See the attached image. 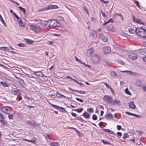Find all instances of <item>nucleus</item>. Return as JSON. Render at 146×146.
I'll return each instance as SVG.
<instances>
[{"mask_svg":"<svg viewBox=\"0 0 146 146\" xmlns=\"http://www.w3.org/2000/svg\"><path fill=\"white\" fill-rule=\"evenodd\" d=\"M77 120L80 121L81 122H84L85 123H86V121L84 120L80 116L78 117H77Z\"/></svg>","mask_w":146,"mask_h":146,"instance_id":"c756f323","label":"nucleus"},{"mask_svg":"<svg viewBox=\"0 0 146 146\" xmlns=\"http://www.w3.org/2000/svg\"><path fill=\"white\" fill-rule=\"evenodd\" d=\"M34 74L37 76H42L43 75V73L40 71L35 72Z\"/></svg>","mask_w":146,"mask_h":146,"instance_id":"a878e982","label":"nucleus"},{"mask_svg":"<svg viewBox=\"0 0 146 146\" xmlns=\"http://www.w3.org/2000/svg\"><path fill=\"white\" fill-rule=\"evenodd\" d=\"M121 102L119 100L116 99L113 100L111 102V105L117 104L119 105H121Z\"/></svg>","mask_w":146,"mask_h":146,"instance_id":"2eb2a0df","label":"nucleus"},{"mask_svg":"<svg viewBox=\"0 0 146 146\" xmlns=\"http://www.w3.org/2000/svg\"><path fill=\"white\" fill-rule=\"evenodd\" d=\"M82 64L84 65L86 67H88L89 68H90L91 67L90 65L86 64L85 62H83Z\"/></svg>","mask_w":146,"mask_h":146,"instance_id":"5fc2aeb1","label":"nucleus"},{"mask_svg":"<svg viewBox=\"0 0 146 146\" xmlns=\"http://www.w3.org/2000/svg\"><path fill=\"white\" fill-rule=\"evenodd\" d=\"M129 106L130 108L134 109L136 108V106L134 104V102L131 101L129 103Z\"/></svg>","mask_w":146,"mask_h":146,"instance_id":"aec40b11","label":"nucleus"},{"mask_svg":"<svg viewBox=\"0 0 146 146\" xmlns=\"http://www.w3.org/2000/svg\"><path fill=\"white\" fill-rule=\"evenodd\" d=\"M100 58L99 56L97 55L94 54L93 56L91 59L92 62L94 64H97L99 63Z\"/></svg>","mask_w":146,"mask_h":146,"instance_id":"20e7f679","label":"nucleus"},{"mask_svg":"<svg viewBox=\"0 0 146 146\" xmlns=\"http://www.w3.org/2000/svg\"><path fill=\"white\" fill-rule=\"evenodd\" d=\"M126 114H127L128 115H131L135 117H136L140 118L141 117V116L140 115H137L136 114L133 113L128 111H126L125 112Z\"/></svg>","mask_w":146,"mask_h":146,"instance_id":"dca6fc26","label":"nucleus"},{"mask_svg":"<svg viewBox=\"0 0 146 146\" xmlns=\"http://www.w3.org/2000/svg\"><path fill=\"white\" fill-rule=\"evenodd\" d=\"M53 35L54 36H59L61 35V34H60L54 33Z\"/></svg>","mask_w":146,"mask_h":146,"instance_id":"e2e57ef3","label":"nucleus"},{"mask_svg":"<svg viewBox=\"0 0 146 146\" xmlns=\"http://www.w3.org/2000/svg\"><path fill=\"white\" fill-rule=\"evenodd\" d=\"M68 89L69 90L71 91H74L75 92L80 93L81 94H83L86 93V92L82 90H73L70 87H68Z\"/></svg>","mask_w":146,"mask_h":146,"instance_id":"f8f14e48","label":"nucleus"},{"mask_svg":"<svg viewBox=\"0 0 146 146\" xmlns=\"http://www.w3.org/2000/svg\"><path fill=\"white\" fill-rule=\"evenodd\" d=\"M87 111L89 112H94L93 109L92 108H88L87 109Z\"/></svg>","mask_w":146,"mask_h":146,"instance_id":"37998d69","label":"nucleus"},{"mask_svg":"<svg viewBox=\"0 0 146 146\" xmlns=\"http://www.w3.org/2000/svg\"><path fill=\"white\" fill-rule=\"evenodd\" d=\"M101 141L104 144H107L110 145H111V143L109 141H105L103 139Z\"/></svg>","mask_w":146,"mask_h":146,"instance_id":"473e14b6","label":"nucleus"},{"mask_svg":"<svg viewBox=\"0 0 146 146\" xmlns=\"http://www.w3.org/2000/svg\"><path fill=\"white\" fill-rule=\"evenodd\" d=\"M2 111L4 113L7 114L9 113L11 111L10 110L8 109V107L7 106L3 107L2 109Z\"/></svg>","mask_w":146,"mask_h":146,"instance_id":"9b49d317","label":"nucleus"},{"mask_svg":"<svg viewBox=\"0 0 146 146\" xmlns=\"http://www.w3.org/2000/svg\"><path fill=\"white\" fill-rule=\"evenodd\" d=\"M129 136L128 135V134L127 133H124L123 135V138L125 140L126 139V138H129Z\"/></svg>","mask_w":146,"mask_h":146,"instance_id":"7c9ffc66","label":"nucleus"},{"mask_svg":"<svg viewBox=\"0 0 146 146\" xmlns=\"http://www.w3.org/2000/svg\"><path fill=\"white\" fill-rule=\"evenodd\" d=\"M48 27L51 28L53 27H58L60 24L56 21L55 20H51L48 21Z\"/></svg>","mask_w":146,"mask_h":146,"instance_id":"7ed1b4c3","label":"nucleus"},{"mask_svg":"<svg viewBox=\"0 0 146 146\" xmlns=\"http://www.w3.org/2000/svg\"><path fill=\"white\" fill-rule=\"evenodd\" d=\"M125 92L128 95H130L131 93L129 91L128 88H127L126 89H125Z\"/></svg>","mask_w":146,"mask_h":146,"instance_id":"c03bdc74","label":"nucleus"},{"mask_svg":"<svg viewBox=\"0 0 146 146\" xmlns=\"http://www.w3.org/2000/svg\"><path fill=\"white\" fill-rule=\"evenodd\" d=\"M12 87L13 88L11 92L12 94L17 96H19L21 94V91L20 90L15 88L13 86H12Z\"/></svg>","mask_w":146,"mask_h":146,"instance_id":"39448f33","label":"nucleus"},{"mask_svg":"<svg viewBox=\"0 0 146 146\" xmlns=\"http://www.w3.org/2000/svg\"><path fill=\"white\" fill-rule=\"evenodd\" d=\"M101 13L103 15V16L104 17H106V13H105L103 12L102 11H101Z\"/></svg>","mask_w":146,"mask_h":146,"instance_id":"774afa93","label":"nucleus"},{"mask_svg":"<svg viewBox=\"0 0 146 146\" xmlns=\"http://www.w3.org/2000/svg\"><path fill=\"white\" fill-rule=\"evenodd\" d=\"M103 130L104 131L107 132L110 134H113L114 135H116L115 133L113 131H111L109 129H103Z\"/></svg>","mask_w":146,"mask_h":146,"instance_id":"412c9836","label":"nucleus"},{"mask_svg":"<svg viewBox=\"0 0 146 146\" xmlns=\"http://www.w3.org/2000/svg\"><path fill=\"white\" fill-rule=\"evenodd\" d=\"M53 42L51 41H48L47 42V43L49 45H53Z\"/></svg>","mask_w":146,"mask_h":146,"instance_id":"864d4df0","label":"nucleus"},{"mask_svg":"<svg viewBox=\"0 0 146 146\" xmlns=\"http://www.w3.org/2000/svg\"><path fill=\"white\" fill-rule=\"evenodd\" d=\"M83 110V108H80L77 109H73L72 110V111H77L78 113H80L82 112Z\"/></svg>","mask_w":146,"mask_h":146,"instance_id":"bb28decb","label":"nucleus"},{"mask_svg":"<svg viewBox=\"0 0 146 146\" xmlns=\"http://www.w3.org/2000/svg\"><path fill=\"white\" fill-rule=\"evenodd\" d=\"M26 123L31 126L33 125V121H28L26 122Z\"/></svg>","mask_w":146,"mask_h":146,"instance_id":"603ef678","label":"nucleus"},{"mask_svg":"<svg viewBox=\"0 0 146 146\" xmlns=\"http://www.w3.org/2000/svg\"><path fill=\"white\" fill-rule=\"evenodd\" d=\"M128 57L132 60H135L137 58V55L135 54L131 53L128 56Z\"/></svg>","mask_w":146,"mask_h":146,"instance_id":"4468645a","label":"nucleus"},{"mask_svg":"<svg viewBox=\"0 0 146 146\" xmlns=\"http://www.w3.org/2000/svg\"><path fill=\"white\" fill-rule=\"evenodd\" d=\"M4 87H8L9 86V84H7L6 83H0Z\"/></svg>","mask_w":146,"mask_h":146,"instance_id":"a19ab883","label":"nucleus"},{"mask_svg":"<svg viewBox=\"0 0 146 146\" xmlns=\"http://www.w3.org/2000/svg\"><path fill=\"white\" fill-rule=\"evenodd\" d=\"M47 8V10L51 9H56L58 8V6L56 5H50Z\"/></svg>","mask_w":146,"mask_h":146,"instance_id":"6ab92c4d","label":"nucleus"},{"mask_svg":"<svg viewBox=\"0 0 146 146\" xmlns=\"http://www.w3.org/2000/svg\"><path fill=\"white\" fill-rule=\"evenodd\" d=\"M117 127L118 130H119L121 129V127L120 125H117Z\"/></svg>","mask_w":146,"mask_h":146,"instance_id":"13d9d810","label":"nucleus"},{"mask_svg":"<svg viewBox=\"0 0 146 146\" xmlns=\"http://www.w3.org/2000/svg\"><path fill=\"white\" fill-rule=\"evenodd\" d=\"M135 32L139 36L146 39V36L145 34V29L142 27L137 28L135 27Z\"/></svg>","mask_w":146,"mask_h":146,"instance_id":"f257e3e1","label":"nucleus"},{"mask_svg":"<svg viewBox=\"0 0 146 146\" xmlns=\"http://www.w3.org/2000/svg\"><path fill=\"white\" fill-rule=\"evenodd\" d=\"M50 145L51 146H60V144L57 142H54L51 143Z\"/></svg>","mask_w":146,"mask_h":146,"instance_id":"cd10ccee","label":"nucleus"},{"mask_svg":"<svg viewBox=\"0 0 146 146\" xmlns=\"http://www.w3.org/2000/svg\"><path fill=\"white\" fill-rule=\"evenodd\" d=\"M30 29L33 31L35 33H38L41 30V27L38 25L33 24L30 25Z\"/></svg>","mask_w":146,"mask_h":146,"instance_id":"f03ea898","label":"nucleus"},{"mask_svg":"<svg viewBox=\"0 0 146 146\" xmlns=\"http://www.w3.org/2000/svg\"><path fill=\"white\" fill-rule=\"evenodd\" d=\"M116 75L115 72L114 71H111L110 72V75L112 77H114Z\"/></svg>","mask_w":146,"mask_h":146,"instance_id":"e433bc0d","label":"nucleus"},{"mask_svg":"<svg viewBox=\"0 0 146 146\" xmlns=\"http://www.w3.org/2000/svg\"><path fill=\"white\" fill-rule=\"evenodd\" d=\"M76 60L80 64H82L83 63V62L81 61V60L78 59L76 56H75V57Z\"/></svg>","mask_w":146,"mask_h":146,"instance_id":"4c0bfd02","label":"nucleus"},{"mask_svg":"<svg viewBox=\"0 0 146 146\" xmlns=\"http://www.w3.org/2000/svg\"><path fill=\"white\" fill-rule=\"evenodd\" d=\"M140 135H141L143 134V133L141 131H136Z\"/></svg>","mask_w":146,"mask_h":146,"instance_id":"338daca9","label":"nucleus"},{"mask_svg":"<svg viewBox=\"0 0 146 146\" xmlns=\"http://www.w3.org/2000/svg\"><path fill=\"white\" fill-rule=\"evenodd\" d=\"M46 7H45L44 8H42L41 9H39L38 11V12H40V11H45V10H47Z\"/></svg>","mask_w":146,"mask_h":146,"instance_id":"49530a36","label":"nucleus"},{"mask_svg":"<svg viewBox=\"0 0 146 146\" xmlns=\"http://www.w3.org/2000/svg\"><path fill=\"white\" fill-rule=\"evenodd\" d=\"M92 119L94 120H96L97 119V116L95 114L92 115Z\"/></svg>","mask_w":146,"mask_h":146,"instance_id":"a18cd8bd","label":"nucleus"},{"mask_svg":"<svg viewBox=\"0 0 146 146\" xmlns=\"http://www.w3.org/2000/svg\"><path fill=\"white\" fill-rule=\"evenodd\" d=\"M113 117V115L111 114H108L106 115V118L107 119H111Z\"/></svg>","mask_w":146,"mask_h":146,"instance_id":"2f4dec72","label":"nucleus"},{"mask_svg":"<svg viewBox=\"0 0 146 146\" xmlns=\"http://www.w3.org/2000/svg\"><path fill=\"white\" fill-rule=\"evenodd\" d=\"M77 84H79L81 87L83 88L85 86V85L82 83H77Z\"/></svg>","mask_w":146,"mask_h":146,"instance_id":"3c124183","label":"nucleus"},{"mask_svg":"<svg viewBox=\"0 0 146 146\" xmlns=\"http://www.w3.org/2000/svg\"><path fill=\"white\" fill-rule=\"evenodd\" d=\"M133 21L137 23H138L141 24L143 25H144L145 23H143L141 20L139 19H137L134 16L133 17Z\"/></svg>","mask_w":146,"mask_h":146,"instance_id":"9d476101","label":"nucleus"},{"mask_svg":"<svg viewBox=\"0 0 146 146\" xmlns=\"http://www.w3.org/2000/svg\"><path fill=\"white\" fill-rule=\"evenodd\" d=\"M104 100L108 104L110 103L112 101V98L110 96H105L104 98Z\"/></svg>","mask_w":146,"mask_h":146,"instance_id":"423d86ee","label":"nucleus"},{"mask_svg":"<svg viewBox=\"0 0 146 146\" xmlns=\"http://www.w3.org/2000/svg\"><path fill=\"white\" fill-rule=\"evenodd\" d=\"M33 125L32 126H34L35 127L38 126L39 125V123H36V122L34 121L33 122Z\"/></svg>","mask_w":146,"mask_h":146,"instance_id":"79ce46f5","label":"nucleus"},{"mask_svg":"<svg viewBox=\"0 0 146 146\" xmlns=\"http://www.w3.org/2000/svg\"><path fill=\"white\" fill-rule=\"evenodd\" d=\"M0 122L1 123V125L2 126L6 125L7 123V121H4V120L2 121H0Z\"/></svg>","mask_w":146,"mask_h":146,"instance_id":"f704fd0d","label":"nucleus"},{"mask_svg":"<svg viewBox=\"0 0 146 146\" xmlns=\"http://www.w3.org/2000/svg\"><path fill=\"white\" fill-rule=\"evenodd\" d=\"M118 62L122 65H124L125 64V63L123 61L121 60H119L118 61Z\"/></svg>","mask_w":146,"mask_h":146,"instance_id":"6e6d98bb","label":"nucleus"},{"mask_svg":"<svg viewBox=\"0 0 146 146\" xmlns=\"http://www.w3.org/2000/svg\"><path fill=\"white\" fill-rule=\"evenodd\" d=\"M108 28L109 30L111 31H114L115 30V28L113 25L111 24L109 25L108 26Z\"/></svg>","mask_w":146,"mask_h":146,"instance_id":"4be33fe9","label":"nucleus"},{"mask_svg":"<svg viewBox=\"0 0 146 146\" xmlns=\"http://www.w3.org/2000/svg\"><path fill=\"white\" fill-rule=\"evenodd\" d=\"M2 48L3 50L5 51H6V50H8L7 48L6 47H2Z\"/></svg>","mask_w":146,"mask_h":146,"instance_id":"052dcab7","label":"nucleus"},{"mask_svg":"<svg viewBox=\"0 0 146 146\" xmlns=\"http://www.w3.org/2000/svg\"><path fill=\"white\" fill-rule=\"evenodd\" d=\"M71 114L73 116H74V117H76L77 115L76 114L73 112L72 113H71Z\"/></svg>","mask_w":146,"mask_h":146,"instance_id":"0e129e2a","label":"nucleus"},{"mask_svg":"<svg viewBox=\"0 0 146 146\" xmlns=\"http://www.w3.org/2000/svg\"><path fill=\"white\" fill-rule=\"evenodd\" d=\"M19 8L20 10L22 12H23L24 14H25L26 13V11L25 9L21 7V6H19Z\"/></svg>","mask_w":146,"mask_h":146,"instance_id":"72a5a7b5","label":"nucleus"},{"mask_svg":"<svg viewBox=\"0 0 146 146\" xmlns=\"http://www.w3.org/2000/svg\"><path fill=\"white\" fill-rule=\"evenodd\" d=\"M74 130L77 133V135L79 136H80L81 133L76 128H74Z\"/></svg>","mask_w":146,"mask_h":146,"instance_id":"ea45409f","label":"nucleus"},{"mask_svg":"<svg viewBox=\"0 0 146 146\" xmlns=\"http://www.w3.org/2000/svg\"><path fill=\"white\" fill-rule=\"evenodd\" d=\"M99 38L104 42H106L108 41V38L102 34L100 35Z\"/></svg>","mask_w":146,"mask_h":146,"instance_id":"ddd939ff","label":"nucleus"},{"mask_svg":"<svg viewBox=\"0 0 146 146\" xmlns=\"http://www.w3.org/2000/svg\"><path fill=\"white\" fill-rule=\"evenodd\" d=\"M142 85V83H136V85L137 86H140Z\"/></svg>","mask_w":146,"mask_h":146,"instance_id":"4d7b16f0","label":"nucleus"},{"mask_svg":"<svg viewBox=\"0 0 146 146\" xmlns=\"http://www.w3.org/2000/svg\"><path fill=\"white\" fill-rule=\"evenodd\" d=\"M76 99L78 101L81 103H83L84 102L83 100L82 99H80L78 98H76Z\"/></svg>","mask_w":146,"mask_h":146,"instance_id":"09e8293b","label":"nucleus"},{"mask_svg":"<svg viewBox=\"0 0 146 146\" xmlns=\"http://www.w3.org/2000/svg\"><path fill=\"white\" fill-rule=\"evenodd\" d=\"M48 23V21H44L42 22L40 24L43 28H46V27H48L47 26Z\"/></svg>","mask_w":146,"mask_h":146,"instance_id":"a211bd4d","label":"nucleus"},{"mask_svg":"<svg viewBox=\"0 0 146 146\" xmlns=\"http://www.w3.org/2000/svg\"><path fill=\"white\" fill-rule=\"evenodd\" d=\"M66 78L67 79H70L71 80L70 81H74L75 82H78L76 80L73 79L72 78H71V77L68 76L66 77Z\"/></svg>","mask_w":146,"mask_h":146,"instance_id":"58836bf2","label":"nucleus"},{"mask_svg":"<svg viewBox=\"0 0 146 146\" xmlns=\"http://www.w3.org/2000/svg\"><path fill=\"white\" fill-rule=\"evenodd\" d=\"M56 95L58 98H60L62 97H63L64 98H66V96L58 92H57L56 94Z\"/></svg>","mask_w":146,"mask_h":146,"instance_id":"c85d7f7f","label":"nucleus"},{"mask_svg":"<svg viewBox=\"0 0 146 146\" xmlns=\"http://www.w3.org/2000/svg\"><path fill=\"white\" fill-rule=\"evenodd\" d=\"M18 24L21 27H24L25 26L24 24L21 21V19H20L18 21Z\"/></svg>","mask_w":146,"mask_h":146,"instance_id":"393cba45","label":"nucleus"},{"mask_svg":"<svg viewBox=\"0 0 146 146\" xmlns=\"http://www.w3.org/2000/svg\"><path fill=\"white\" fill-rule=\"evenodd\" d=\"M103 50L105 53L108 54L110 51L111 49L108 47H105L103 48Z\"/></svg>","mask_w":146,"mask_h":146,"instance_id":"f3484780","label":"nucleus"},{"mask_svg":"<svg viewBox=\"0 0 146 146\" xmlns=\"http://www.w3.org/2000/svg\"><path fill=\"white\" fill-rule=\"evenodd\" d=\"M91 34L94 38H96L97 37V34L96 32L94 30H92L91 31Z\"/></svg>","mask_w":146,"mask_h":146,"instance_id":"b1692460","label":"nucleus"},{"mask_svg":"<svg viewBox=\"0 0 146 146\" xmlns=\"http://www.w3.org/2000/svg\"><path fill=\"white\" fill-rule=\"evenodd\" d=\"M8 117L9 119H11L13 118V115L12 114H9L8 115Z\"/></svg>","mask_w":146,"mask_h":146,"instance_id":"680f3d73","label":"nucleus"},{"mask_svg":"<svg viewBox=\"0 0 146 146\" xmlns=\"http://www.w3.org/2000/svg\"><path fill=\"white\" fill-rule=\"evenodd\" d=\"M82 115H83L84 117L86 118H88L90 117V115L85 111Z\"/></svg>","mask_w":146,"mask_h":146,"instance_id":"5701e85b","label":"nucleus"},{"mask_svg":"<svg viewBox=\"0 0 146 146\" xmlns=\"http://www.w3.org/2000/svg\"><path fill=\"white\" fill-rule=\"evenodd\" d=\"M94 51V49L92 48L88 49L86 51V55L88 57L91 56L93 54Z\"/></svg>","mask_w":146,"mask_h":146,"instance_id":"1a4fd4ad","label":"nucleus"},{"mask_svg":"<svg viewBox=\"0 0 146 146\" xmlns=\"http://www.w3.org/2000/svg\"><path fill=\"white\" fill-rule=\"evenodd\" d=\"M122 72H126L128 74L131 75L133 76H137L138 74L136 72H133L131 71H127V70H123L121 71Z\"/></svg>","mask_w":146,"mask_h":146,"instance_id":"6e6552de","label":"nucleus"},{"mask_svg":"<svg viewBox=\"0 0 146 146\" xmlns=\"http://www.w3.org/2000/svg\"><path fill=\"white\" fill-rule=\"evenodd\" d=\"M134 3L137 5L138 7L139 8H140V6L139 5V2L137 1H136Z\"/></svg>","mask_w":146,"mask_h":146,"instance_id":"bf43d9fd","label":"nucleus"},{"mask_svg":"<svg viewBox=\"0 0 146 146\" xmlns=\"http://www.w3.org/2000/svg\"><path fill=\"white\" fill-rule=\"evenodd\" d=\"M52 105L53 107L56 109L57 110H58L61 112H66V111H65V109L63 107H60L54 104H52Z\"/></svg>","mask_w":146,"mask_h":146,"instance_id":"0eeeda50","label":"nucleus"},{"mask_svg":"<svg viewBox=\"0 0 146 146\" xmlns=\"http://www.w3.org/2000/svg\"><path fill=\"white\" fill-rule=\"evenodd\" d=\"M24 44L22 43H19L17 44V45L20 47H23L24 46Z\"/></svg>","mask_w":146,"mask_h":146,"instance_id":"69168bd1","label":"nucleus"},{"mask_svg":"<svg viewBox=\"0 0 146 146\" xmlns=\"http://www.w3.org/2000/svg\"><path fill=\"white\" fill-rule=\"evenodd\" d=\"M118 137L119 138L120 137H121V136H122V133L121 132H117V133H116Z\"/></svg>","mask_w":146,"mask_h":146,"instance_id":"de8ad7c7","label":"nucleus"},{"mask_svg":"<svg viewBox=\"0 0 146 146\" xmlns=\"http://www.w3.org/2000/svg\"><path fill=\"white\" fill-rule=\"evenodd\" d=\"M29 142H31L33 144H35L36 143V141L35 140H30Z\"/></svg>","mask_w":146,"mask_h":146,"instance_id":"8fccbe9b","label":"nucleus"},{"mask_svg":"<svg viewBox=\"0 0 146 146\" xmlns=\"http://www.w3.org/2000/svg\"><path fill=\"white\" fill-rule=\"evenodd\" d=\"M5 119L3 115L0 112V121H2Z\"/></svg>","mask_w":146,"mask_h":146,"instance_id":"c9c22d12","label":"nucleus"}]
</instances>
